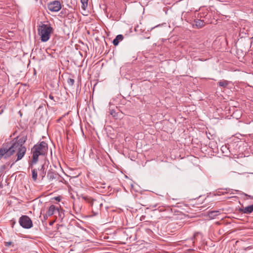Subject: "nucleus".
Here are the masks:
<instances>
[{
	"mask_svg": "<svg viewBox=\"0 0 253 253\" xmlns=\"http://www.w3.org/2000/svg\"><path fill=\"white\" fill-rule=\"evenodd\" d=\"M27 140V136L21 135L20 137H17L12 140L11 146L7 148V150L9 156H11L14 153L16 152L17 159L15 162L21 160L24 156L26 148L23 146Z\"/></svg>",
	"mask_w": 253,
	"mask_h": 253,
	"instance_id": "f257e3e1",
	"label": "nucleus"
},
{
	"mask_svg": "<svg viewBox=\"0 0 253 253\" xmlns=\"http://www.w3.org/2000/svg\"><path fill=\"white\" fill-rule=\"evenodd\" d=\"M48 150L47 144L44 141H42L37 144L31 149L32 154V159L31 163L35 164L38 161L39 156L44 155Z\"/></svg>",
	"mask_w": 253,
	"mask_h": 253,
	"instance_id": "f03ea898",
	"label": "nucleus"
},
{
	"mask_svg": "<svg viewBox=\"0 0 253 253\" xmlns=\"http://www.w3.org/2000/svg\"><path fill=\"white\" fill-rule=\"evenodd\" d=\"M52 28L46 24H42L38 28L39 34L41 36V41L43 42H47L50 38Z\"/></svg>",
	"mask_w": 253,
	"mask_h": 253,
	"instance_id": "7ed1b4c3",
	"label": "nucleus"
},
{
	"mask_svg": "<svg viewBox=\"0 0 253 253\" xmlns=\"http://www.w3.org/2000/svg\"><path fill=\"white\" fill-rule=\"evenodd\" d=\"M20 225L24 228L29 229L33 226L30 218L27 215H22L19 220Z\"/></svg>",
	"mask_w": 253,
	"mask_h": 253,
	"instance_id": "20e7f679",
	"label": "nucleus"
},
{
	"mask_svg": "<svg viewBox=\"0 0 253 253\" xmlns=\"http://www.w3.org/2000/svg\"><path fill=\"white\" fill-rule=\"evenodd\" d=\"M47 8L50 11L58 12L61 8V5L59 1L54 0L48 3Z\"/></svg>",
	"mask_w": 253,
	"mask_h": 253,
	"instance_id": "39448f33",
	"label": "nucleus"
},
{
	"mask_svg": "<svg viewBox=\"0 0 253 253\" xmlns=\"http://www.w3.org/2000/svg\"><path fill=\"white\" fill-rule=\"evenodd\" d=\"M239 211L244 214H250L253 211V204L246 207H242L239 209Z\"/></svg>",
	"mask_w": 253,
	"mask_h": 253,
	"instance_id": "423d86ee",
	"label": "nucleus"
},
{
	"mask_svg": "<svg viewBox=\"0 0 253 253\" xmlns=\"http://www.w3.org/2000/svg\"><path fill=\"white\" fill-rule=\"evenodd\" d=\"M58 211V208L56 207L54 205H51L49 208L46 213H47V215H49L50 216L55 214L56 215V211Z\"/></svg>",
	"mask_w": 253,
	"mask_h": 253,
	"instance_id": "0eeeda50",
	"label": "nucleus"
},
{
	"mask_svg": "<svg viewBox=\"0 0 253 253\" xmlns=\"http://www.w3.org/2000/svg\"><path fill=\"white\" fill-rule=\"evenodd\" d=\"M10 156L8 153L7 148H4V147L0 148V160L3 157L5 159H6Z\"/></svg>",
	"mask_w": 253,
	"mask_h": 253,
	"instance_id": "6e6552de",
	"label": "nucleus"
},
{
	"mask_svg": "<svg viewBox=\"0 0 253 253\" xmlns=\"http://www.w3.org/2000/svg\"><path fill=\"white\" fill-rule=\"evenodd\" d=\"M124 39V37L122 35H117L115 39L113 40V44L115 46L118 45L119 42L122 41Z\"/></svg>",
	"mask_w": 253,
	"mask_h": 253,
	"instance_id": "1a4fd4ad",
	"label": "nucleus"
},
{
	"mask_svg": "<svg viewBox=\"0 0 253 253\" xmlns=\"http://www.w3.org/2000/svg\"><path fill=\"white\" fill-rule=\"evenodd\" d=\"M220 212L219 211H212L208 212V215L211 218H214L216 216L219 215Z\"/></svg>",
	"mask_w": 253,
	"mask_h": 253,
	"instance_id": "9d476101",
	"label": "nucleus"
},
{
	"mask_svg": "<svg viewBox=\"0 0 253 253\" xmlns=\"http://www.w3.org/2000/svg\"><path fill=\"white\" fill-rule=\"evenodd\" d=\"M47 177L49 180H52L54 179H55L57 177H58V175L57 173L52 171H50L48 172Z\"/></svg>",
	"mask_w": 253,
	"mask_h": 253,
	"instance_id": "9b49d317",
	"label": "nucleus"
},
{
	"mask_svg": "<svg viewBox=\"0 0 253 253\" xmlns=\"http://www.w3.org/2000/svg\"><path fill=\"white\" fill-rule=\"evenodd\" d=\"M81 198L84 201H85L86 202L90 203L91 205H93L94 200L92 199L91 197H88L87 196L82 195Z\"/></svg>",
	"mask_w": 253,
	"mask_h": 253,
	"instance_id": "f8f14e48",
	"label": "nucleus"
},
{
	"mask_svg": "<svg viewBox=\"0 0 253 253\" xmlns=\"http://www.w3.org/2000/svg\"><path fill=\"white\" fill-rule=\"evenodd\" d=\"M217 84L219 86H221L224 88H225L228 85L229 82L226 80H221V81H219L217 83Z\"/></svg>",
	"mask_w": 253,
	"mask_h": 253,
	"instance_id": "ddd939ff",
	"label": "nucleus"
},
{
	"mask_svg": "<svg viewBox=\"0 0 253 253\" xmlns=\"http://www.w3.org/2000/svg\"><path fill=\"white\" fill-rule=\"evenodd\" d=\"M58 214V216L61 219H63L64 217V213L63 210H60L59 208H58V211H56V214Z\"/></svg>",
	"mask_w": 253,
	"mask_h": 253,
	"instance_id": "4468645a",
	"label": "nucleus"
},
{
	"mask_svg": "<svg viewBox=\"0 0 253 253\" xmlns=\"http://www.w3.org/2000/svg\"><path fill=\"white\" fill-rule=\"evenodd\" d=\"M82 3V8L85 10L86 8L87 7V2L88 0H81Z\"/></svg>",
	"mask_w": 253,
	"mask_h": 253,
	"instance_id": "2eb2a0df",
	"label": "nucleus"
},
{
	"mask_svg": "<svg viewBox=\"0 0 253 253\" xmlns=\"http://www.w3.org/2000/svg\"><path fill=\"white\" fill-rule=\"evenodd\" d=\"M196 25L199 28H202L204 25V21L201 20H197L195 21Z\"/></svg>",
	"mask_w": 253,
	"mask_h": 253,
	"instance_id": "dca6fc26",
	"label": "nucleus"
},
{
	"mask_svg": "<svg viewBox=\"0 0 253 253\" xmlns=\"http://www.w3.org/2000/svg\"><path fill=\"white\" fill-rule=\"evenodd\" d=\"M32 178L34 181H36L37 179V171L36 169H34L32 170Z\"/></svg>",
	"mask_w": 253,
	"mask_h": 253,
	"instance_id": "f3484780",
	"label": "nucleus"
},
{
	"mask_svg": "<svg viewBox=\"0 0 253 253\" xmlns=\"http://www.w3.org/2000/svg\"><path fill=\"white\" fill-rule=\"evenodd\" d=\"M110 114L114 118L117 117V113H116V111L113 109H112L110 111Z\"/></svg>",
	"mask_w": 253,
	"mask_h": 253,
	"instance_id": "a211bd4d",
	"label": "nucleus"
},
{
	"mask_svg": "<svg viewBox=\"0 0 253 253\" xmlns=\"http://www.w3.org/2000/svg\"><path fill=\"white\" fill-rule=\"evenodd\" d=\"M67 83L69 85L72 86L74 84V80L71 78L68 79L67 80Z\"/></svg>",
	"mask_w": 253,
	"mask_h": 253,
	"instance_id": "6ab92c4d",
	"label": "nucleus"
},
{
	"mask_svg": "<svg viewBox=\"0 0 253 253\" xmlns=\"http://www.w3.org/2000/svg\"><path fill=\"white\" fill-rule=\"evenodd\" d=\"M41 170L42 171V177H44V175H45V172H44V166L43 165H42V167H41Z\"/></svg>",
	"mask_w": 253,
	"mask_h": 253,
	"instance_id": "aec40b11",
	"label": "nucleus"
},
{
	"mask_svg": "<svg viewBox=\"0 0 253 253\" xmlns=\"http://www.w3.org/2000/svg\"><path fill=\"white\" fill-rule=\"evenodd\" d=\"M12 244V242H4V245L6 247H9Z\"/></svg>",
	"mask_w": 253,
	"mask_h": 253,
	"instance_id": "412c9836",
	"label": "nucleus"
},
{
	"mask_svg": "<svg viewBox=\"0 0 253 253\" xmlns=\"http://www.w3.org/2000/svg\"><path fill=\"white\" fill-rule=\"evenodd\" d=\"M50 216L49 215H47V213H46L45 214H44L43 215V220L44 221H45L46 220H47V219L48 218V217Z\"/></svg>",
	"mask_w": 253,
	"mask_h": 253,
	"instance_id": "4be33fe9",
	"label": "nucleus"
},
{
	"mask_svg": "<svg viewBox=\"0 0 253 253\" xmlns=\"http://www.w3.org/2000/svg\"><path fill=\"white\" fill-rule=\"evenodd\" d=\"M243 194L246 197H249V198L251 199H253V196H250V195H249L246 193H243Z\"/></svg>",
	"mask_w": 253,
	"mask_h": 253,
	"instance_id": "5701e85b",
	"label": "nucleus"
},
{
	"mask_svg": "<svg viewBox=\"0 0 253 253\" xmlns=\"http://www.w3.org/2000/svg\"><path fill=\"white\" fill-rule=\"evenodd\" d=\"M49 98L51 99V100H54V96L51 95V94H50L49 96Z\"/></svg>",
	"mask_w": 253,
	"mask_h": 253,
	"instance_id": "b1692460",
	"label": "nucleus"
},
{
	"mask_svg": "<svg viewBox=\"0 0 253 253\" xmlns=\"http://www.w3.org/2000/svg\"><path fill=\"white\" fill-rule=\"evenodd\" d=\"M157 204H155L154 205H150V208H156L157 207Z\"/></svg>",
	"mask_w": 253,
	"mask_h": 253,
	"instance_id": "393cba45",
	"label": "nucleus"
},
{
	"mask_svg": "<svg viewBox=\"0 0 253 253\" xmlns=\"http://www.w3.org/2000/svg\"><path fill=\"white\" fill-rule=\"evenodd\" d=\"M155 28V27H153V28H151L150 29V31L152 30H153V29H154Z\"/></svg>",
	"mask_w": 253,
	"mask_h": 253,
	"instance_id": "a878e982",
	"label": "nucleus"
},
{
	"mask_svg": "<svg viewBox=\"0 0 253 253\" xmlns=\"http://www.w3.org/2000/svg\"><path fill=\"white\" fill-rule=\"evenodd\" d=\"M223 148H224L223 146H222V147H221V150H223Z\"/></svg>",
	"mask_w": 253,
	"mask_h": 253,
	"instance_id": "bb28decb",
	"label": "nucleus"
},
{
	"mask_svg": "<svg viewBox=\"0 0 253 253\" xmlns=\"http://www.w3.org/2000/svg\"><path fill=\"white\" fill-rule=\"evenodd\" d=\"M52 222H51V223H50V225H52Z\"/></svg>",
	"mask_w": 253,
	"mask_h": 253,
	"instance_id": "cd10ccee",
	"label": "nucleus"
},
{
	"mask_svg": "<svg viewBox=\"0 0 253 253\" xmlns=\"http://www.w3.org/2000/svg\"><path fill=\"white\" fill-rule=\"evenodd\" d=\"M36 0V1H38V0Z\"/></svg>",
	"mask_w": 253,
	"mask_h": 253,
	"instance_id": "c85d7f7f",
	"label": "nucleus"
}]
</instances>
